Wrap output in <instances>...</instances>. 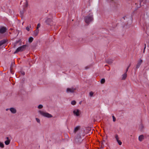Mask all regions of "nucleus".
Masks as SVG:
<instances>
[{"label":"nucleus","mask_w":149,"mask_h":149,"mask_svg":"<svg viewBox=\"0 0 149 149\" xmlns=\"http://www.w3.org/2000/svg\"><path fill=\"white\" fill-rule=\"evenodd\" d=\"M38 113L41 115L45 117L48 118L52 117V116L51 114L42 110L39 111H38Z\"/></svg>","instance_id":"nucleus-1"},{"label":"nucleus","mask_w":149,"mask_h":149,"mask_svg":"<svg viewBox=\"0 0 149 149\" xmlns=\"http://www.w3.org/2000/svg\"><path fill=\"white\" fill-rule=\"evenodd\" d=\"M85 20L87 24H89L90 22L93 20V15L92 14H90L88 15L85 17Z\"/></svg>","instance_id":"nucleus-2"},{"label":"nucleus","mask_w":149,"mask_h":149,"mask_svg":"<svg viewBox=\"0 0 149 149\" xmlns=\"http://www.w3.org/2000/svg\"><path fill=\"white\" fill-rule=\"evenodd\" d=\"M26 46V45H24L23 46L18 47L14 52V54H15L18 52H21L24 50Z\"/></svg>","instance_id":"nucleus-3"},{"label":"nucleus","mask_w":149,"mask_h":149,"mask_svg":"<svg viewBox=\"0 0 149 149\" xmlns=\"http://www.w3.org/2000/svg\"><path fill=\"white\" fill-rule=\"evenodd\" d=\"M73 113L74 116L78 117L80 116L81 114V111L78 109H76L73 111Z\"/></svg>","instance_id":"nucleus-4"},{"label":"nucleus","mask_w":149,"mask_h":149,"mask_svg":"<svg viewBox=\"0 0 149 149\" xmlns=\"http://www.w3.org/2000/svg\"><path fill=\"white\" fill-rule=\"evenodd\" d=\"M76 90V88L73 87L71 88H68L66 90V92L67 93H73Z\"/></svg>","instance_id":"nucleus-5"},{"label":"nucleus","mask_w":149,"mask_h":149,"mask_svg":"<svg viewBox=\"0 0 149 149\" xmlns=\"http://www.w3.org/2000/svg\"><path fill=\"white\" fill-rule=\"evenodd\" d=\"M82 140L81 138V137L79 136L78 137H77L75 139V141L76 143L78 144L81 143L82 142Z\"/></svg>","instance_id":"nucleus-6"},{"label":"nucleus","mask_w":149,"mask_h":149,"mask_svg":"<svg viewBox=\"0 0 149 149\" xmlns=\"http://www.w3.org/2000/svg\"><path fill=\"white\" fill-rule=\"evenodd\" d=\"M142 62V60L141 59H140L138 61L137 63L136 66V69L138 68L139 67Z\"/></svg>","instance_id":"nucleus-7"},{"label":"nucleus","mask_w":149,"mask_h":149,"mask_svg":"<svg viewBox=\"0 0 149 149\" xmlns=\"http://www.w3.org/2000/svg\"><path fill=\"white\" fill-rule=\"evenodd\" d=\"M39 32V29H36L35 31H33V35L34 36H36L38 35Z\"/></svg>","instance_id":"nucleus-8"},{"label":"nucleus","mask_w":149,"mask_h":149,"mask_svg":"<svg viewBox=\"0 0 149 149\" xmlns=\"http://www.w3.org/2000/svg\"><path fill=\"white\" fill-rule=\"evenodd\" d=\"M13 113H15L17 112V110L16 109L14 108H11L9 109Z\"/></svg>","instance_id":"nucleus-9"},{"label":"nucleus","mask_w":149,"mask_h":149,"mask_svg":"<svg viewBox=\"0 0 149 149\" xmlns=\"http://www.w3.org/2000/svg\"><path fill=\"white\" fill-rule=\"evenodd\" d=\"M6 30V29L4 27H2L0 28V33H4Z\"/></svg>","instance_id":"nucleus-10"},{"label":"nucleus","mask_w":149,"mask_h":149,"mask_svg":"<svg viewBox=\"0 0 149 149\" xmlns=\"http://www.w3.org/2000/svg\"><path fill=\"white\" fill-rule=\"evenodd\" d=\"M6 139L7 140L5 141V143L6 145H8L10 143V140L9 139L8 137H7Z\"/></svg>","instance_id":"nucleus-11"},{"label":"nucleus","mask_w":149,"mask_h":149,"mask_svg":"<svg viewBox=\"0 0 149 149\" xmlns=\"http://www.w3.org/2000/svg\"><path fill=\"white\" fill-rule=\"evenodd\" d=\"M80 129V127L79 126H77L74 128V132L76 133Z\"/></svg>","instance_id":"nucleus-12"},{"label":"nucleus","mask_w":149,"mask_h":149,"mask_svg":"<svg viewBox=\"0 0 149 149\" xmlns=\"http://www.w3.org/2000/svg\"><path fill=\"white\" fill-rule=\"evenodd\" d=\"M122 80H125L127 77V74L126 72L124 74H123L122 76Z\"/></svg>","instance_id":"nucleus-13"},{"label":"nucleus","mask_w":149,"mask_h":149,"mask_svg":"<svg viewBox=\"0 0 149 149\" xmlns=\"http://www.w3.org/2000/svg\"><path fill=\"white\" fill-rule=\"evenodd\" d=\"M52 21V19H47L46 21V23L47 24H49L50 22Z\"/></svg>","instance_id":"nucleus-14"},{"label":"nucleus","mask_w":149,"mask_h":149,"mask_svg":"<svg viewBox=\"0 0 149 149\" xmlns=\"http://www.w3.org/2000/svg\"><path fill=\"white\" fill-rule=\"evenodd\" d=\"M143 135H141L140 136H139V140L140 141H141L143 139Z\"/></svg>","instance_id":"nucleus-15"},{"label":"nucleus","mask_w":149,"mask_h":149,"mask_svg":"<svg viewBox=\"0 0 149 149\" xmlns=\"http://www.w3.org/2000/svg\"><path fill=\"white\" fill-rule=\"evenodd\" d=\"M144 127V126L142 123H141V124H140L139 125V128L141 130H142L143 129V128Z\"/></svg>","instance_id":"nucleus-16"},{"label":"nucleus","mask_w":149,"mask_h":149,"mask_svg":"<svg viewBox=\"0 0 149 149\" xmlns=\"http://www.w3.org/2000/svg\"><path fill=\"white\" fill-rule=\"evenodd\" d=\"M33 39L32 37H30L29 39V41L30 43L33 40Z\"/></svg>","instance_id":"nucleus-17"},{"label":"nucleus","mask_w":149,"mask_h":149,"mask_svg":"<svg viewBox=\"0 0 149 149\" xmlns=\"http://www.w3.org/2000/svg\"><path fill=\"white\" fill-rule=\"evenodd\" d=\"M6 42L5 40H2L0 41V46L2 45L3 44L5 43Z\"/></svg>","instance_id":"nucleus-18"},{"label":"nucleus","mask_w":149,"mask_h":149,"mask_svg":"<svg viewBox=\"0 0 149 149\" xmlns=\"http://www.w3.org/2000/svg\"><path fill=\"white\" fill-rule=\"evenodd\" d=\"M115 137L116 139V141L119 140V138L118 137V136L117 134H116L115 136Z\"/></svg>","instance_id":"nucleus-19"},{"label":"nucleus","mask_w":149,"mask_h":149,"mask_svg":"<svg viewBox=\"0 0 149 149\" xmlns=\"http://www.w3.org/2000/svg\"><path fill=\"white\" fill-rule=\"evenodd\" d=\"M105 82V79H101L100 82L102 84L104 83Z\"/></svg>","instance_id":"nucleus-20"},{"label":"nucleus","mask_w":149,"mask_h":149,"mask_svg":"<svg viewBox=\"0 0 149 149\" xmlns=\"http://www.w3.org/2000/svg\"><path fill=\"white\" fill-rule=\"evenodd\" d=\"M94 93L92 91L90 92L89 93L90 96L91 97H93Z\"/></svg>","instance_id":"nucleus-21"},{"label":"nucleus","mask_w":149,"mask_h":149,"mask_svg":"<svg viewBox=\"0 0 149 149\" xmlns=\"http://www.w3.org/2000/svg\"><path fill=\"white\" fill-rule=\"evenodd\" d=\"M36 121L39 123H40V120L38 118H36Z\"/></svg>","instance_id":"nucleus-22"},{"label":"nucleus","mask_w":149,"mask_h":149,"mask_svg":"<svg viewBox=\"0 0 149 149\" xmlns=\"http://www.w3.org/2000/svg\"><path fill=\"white\" fill-rule=\"evenodd\" d=\"M117 141L119 145H121L122 143V142L120 140H117Z\"/></svg>","instance_id":"nucleus-23"},{"label":"nucleus","mask_w":149,"mask_h":149,"mask_svg":"<svg viewBox=\"0 0 149 149\" xmlns=\"http://www.w3.org/2000/svg\"><path fill=\"white\" fill-rule=\"evenodd\" d=\"M0 147L2 148H3L4 147V144L3 143L1 142H0Z\"/></svg>","instance_id":"nucleus-24"},{"label":"nucleus","mask_w":149,"mask_h":149,"mask_svg":"<svg viewBox=\"0 0 149 149\" xmlns=\"http://www.w3.org/2000/svg\"><path fill=\"white\" fill-rule=\"evenodd\" d=\"M30 26H28L27 27H26V29L27 31H29L30 30Z\"/></svg>","instance_id":"nucleus-25"},{"label":"nucleus","mask_w":149,"mask_h":149,"mask_svg":"<svg viewBox=\"0 0 149 149\" xmlns=\"http://www.w3.org/2000/svg\"><path fill=\"white\" fill-rule=\"evenodd\" d=\"M76 102L75 101H72L71 102V104L72 105H74L76 104Z\"/></svg>","instance_id":"nucleus-26"},{"label":"nucleus","mask_w":149,"mask_h":149,"mask_svg":"<svg viewBox=\"0 0 149 149\" xmlns=\"http://www.w3.org/2000/svg\"><path fill=\"white\" fill-rule=\"evenodd\" d=\"M42 107L43 106L41 104H40L38 106V108L39 109H42Z\"/></svg>","instance_id":"nucleus-27"},{"label":"nucleus","mask_w":149,"mask_h":149,"mask_svg":"<svg viewBox=\"0 0 149 149\" xmlns=\"http://www.w3.org/2000/svg\"><path fill=\"white\" fill-rule=\"evenodd\" d=\"M112 118H113V122H115L116 121V118L113 116H112Z\"/></svg>","instance_id":"nucleus-28"},{"label":"nucleus","mask_w":149,"mask_h":149,"mask_svg":"<svg viewBox=\"0 0 149 149\" xmlns=\"http://www.w3.org/2000/svg\"><path fill=\"white\" fill-rule=\"evenodd\" d=\"M40 24H38L37 26V29H38V28L40 27Z\"/></svg>","instance_id":"nucleus-29"},{"label":"nucleus","mask_w":149,"mask_h":149,"mask_svg":"<svg viewBox=\"0 0 149 149\" xmlns=\"http://www.w3.org/2000/svg\"><path fill=\"white\" fill-rule=\"evenodd\" d=\"M26 6H27L28 5V2L27 1L26 2Z\"/></svg>","instance_id":"nucleus-30"},{"label":"nucleus","mask_w":149,"mask_h":149,"mask_svg":"<svg viewBox=\"0 0 149 149\" xmlns=\"http://www.w3.org/2000/svg\"><path fill=\"white\" fill-rule=\"evenodd\" d=\"M129 67H130V66H129L127 67V70H126V72L127 71H128V69H129Z\"/></svg>","instance_id":"nucleus-31"},{"label":"nucleus","mask_w":149,"mask_h":149,"mask_svg":"<svg viewBox=\"0 0 149 149\" xmlns=\"http://www.w3.org/2000/svg\"><path fill=\"white\" fill-rule=\"evenodd\" d=\"M8 109H6V111H7Z\"/></svg>","instance_id":"nucleus-32"}]
</instances>
